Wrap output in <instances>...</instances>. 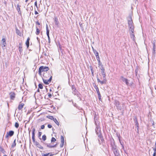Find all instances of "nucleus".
I'll return each mask as SVG.
<instances>
[{"instance_id":"obj_1","label":"nucleus","mask_w":156,"mask_h":156,"mask_svg":"<svg viewBox=\"0 0 156 156\" xmlns=\"http://www.w3.org/2000/svg\"><path fill=\"white\" fill-rule=\"evenodd\" d=\"M128 24L129 32L130 34V37L133 41H135V37L134 33V29L135 27L131 16H129L128 18Z\"/></svg>"},{"instance_id":"obj_2","label":"nucleus","mask_w":156,"mask_h":156,"mask_svg":"<svg viewBox=\"0 0 156 156\" xmlns=\"http://www.w3.org/2000/svg\"><path fill=\"white\" fill-rule=\"evenodd\" d=\"M72 90L73 94L74 95H76L78 97L80 98L79 95L80 94L79 92L76 90V88L74 85H72L71 87Z\"/></svg>"},{"instance_id":"obj_3","label":"nucleus","mask_w":156,"mask_h":156,"mask_svg":"<svg viewBox=\"0 0 156 156\" xmlns=\"http://www.w3.org/2000/svg\"><path fill=\"white\" fill-rule=\"evenodd\" d=\"M49 70V68L48 67H44V66H40L38 70L39 74L41 75V73L43 72L47 71Z\"/></svg>"},{"instance_id":"obj_4","label":"nucleus","mask_w":156,"mask_h":156,"mask_svg":"<svg viewBox=\"0 0 156 156\" xmlns=\"http://www.w3.org/2000/svg\"><path fill=\"white\" fill-rule=\"evenodd\" d=\"M46 34L47 35L48 37V42L49 43H50V37L49 35V30L48 29V26L47 24L46 25Z\"/></svg>"},{"instance_id":"obj_5","label":"nucleus","mask_w":156,"mask_h":156,"mask_svg":"<svg viewBox=\"0 0 156 156\" xmlns=\"http://www.w3.org/2000/svg\"><path fill=\"white\" fill-rule=\"evenodd\" d=\"M111 147L112 150V151L114 150L117 149L116 146L115 144V143L114 141L113 142H112L111 144Z\"/></svg>"},{"instance_id":"obj_6","label":"nucleus","mask_w":156,"mask_h":156,"mask_svg":"<svg viewBox=\"0 0 156 156\" xmlns=\"http://www.w3.org/2000/svg\"><path fill=\"white\" fill-rule=\"evenodd\" d=\"M102 81H101L99 78H97V81L98 82L100 83L101 84H105L106 83V78L103 77Z\"/></svg>"},{"instance_id":"obj_7","label":"nucleus","mask_w":156,"mask_h":156,"mask_svg":"<svg viewBox=\"0 0 156 156\" xmlns=\"http://www.w3.org/2000/svg\"><path fill=\"white\" fill-rule=\"evenodd\" d=\"M98 136L99 137L98 139L99 143L100 144H102V143H103V141H104L103 137L102 135H99Z\"/></svg>"},{"instance_id":"obj_8","label":"nucleus","mask_w":156,"mask_h":156,"mask_svg":"<svg viewBox=\"0 0 156 156\" xmlns=\"http://www.w3.org/2000/svg\"><path fill=\"white\" fill-rule=\"evenodd\" d=\"M101 74L102 75L103 77L106 78V74L105 72V70L104 68L103 67V65L102 64L101 65Z\"/></svg>"},{"instance_id":"obj_9","label":"nucleus","mask_w":156,"mask_h":156,"mask_svg":"<svg viewBox=\"0 0 156 156\" xmlns=\"http://www.w3.org/2000/svg\"><path fill=\"white\" fill-rule=\"evenodd\" d=\"M2 47L3 48L4 47H5L7 45L5 39L4 38H2Z\"/></svg>"},{"instance_id":"obj_10","label":"nucleus","mask_w":156,"mask_h":156,"mask_svg":"<svg viewBox=\"0 0 156 156\" xmlns=\"http://www.w3.org/2000/svg\"><path fill=\"white\" fill-rule=\"evenodd\" d=\"M95 131L98 136L101 135V129L99 127H98V126L96 127L95 129Z\"/></svg>"},{"instance_id":"obj_11","label":"nucleus","mask_w":156,"mask_h":156,"mask_svg":"<svg viewBox=\"0 0 156 156\" xmlns=\"http://www.w3.org/2000/svg\"><path fill=\"white\" fill-rule=\"evenodd\" d=\"M35 128H34L32 129V139L33 140V142H34L35 141Z\"/></svg>"},{"instance_id":"obj_12","label":"nucleus","mask_w":156,"mask_h":156,"mask_svg":"<svg viewBox=\"0 0 156 156\" xmlns=\"http://www.w3.org/2000/svg\"><path fill=\"white\" fill-rule=\"evenodd\" d=\"M14 134V132L12 130L10 131L9 133H7L6 137L7 138L9 136H12Z\"/></svg>"},{"instance_id":"obj_13","label":"nucleus","mask_w":156,"mask_h":156,"mask_svg":"<svg viewBox=\"0 0 156 156\" xmlns=\"http://www.w3.org/2000/svg\"><path fill=\"white\" fill-rule=\"evenodd\" d=\"M19 51L20 52V54H21L23 52V50L22 49V44L20 43L19 45Z\"/></svg>"},{"instance_id":"obj_14","label":"nucleus","mask_w":156,"mask_h":156,"mask_svg":"<svg viewBox=\"0 0 156 156\" xmlns=\"http://www.w3.org/2000/svg\"><path fill=\"white\" fill-rule=\"evenodd\" d=\"M114 104L117 107V109H119L120 110H121V107L119 106L120 103L119 101H115Z\"/></svg>"},{"instance_id":"obj_15","label":"nucleus","mask_w":156,"mask_h":156,"mask_svg":"<svg viewBox=\"0 0 156 156\" xmlns=\"http://www.w3.org/2000/svg\"><path fill=\"white\" fill-rule=\"evenodd\" d=\"M121 79L123 81V82L125 83L126 85H129V82H128V80L127 79L124 78L123 76H121Z\"/></svg>"},{"instance_id":"obj_16","label":"nucleus","mask_w":156,"mask_h":156,"mask_svg":"<svg viewBox=\"0 0 156 156\" xmlns=\"http://www.w3.org/2000/svg\"><path fill=\"white\" fill-rule=\"evenodd\" d=\"M10 98L11 99L14 100L15 97V94L13 92L10 93Z\"/></svg>"},{"instance_id":"obj_17","label":"nucleus","mask_w":156,"mask_h":156,"mask_svg":"<svg viewBox=\"0 0 156 156\" xmlns=\"http://www.w3.org/2000/svg\"><path fill=\"white\" fill-rule=\"evenodd\" d=\"M155 49H156V46L155 43H153V48L152 51V54L153 55H154V56L155 53Z\"/></svg>"},{"instance_id":"obj_18","label":"nucleus","mask_w":156,"mask_h":156,"mask_svg":"<svg viewBox=\"0 0 156 156\" xmlns=\"http://www.w3.org/2000/svg\"><path fill=\"white\" fill-rule=\"evenodd\" d=\"M34 143H35L36 145L38 148L42 149H43V147L41 146L37 141H35Z\"/></svg>"},{"instance_id":"obj_19","label":"nucleus","mask_w":156,"mask_h":156,"mask_svg":"<svg viewBox=\"0 0 156 156\" xmlns=\"http://www.w3.org/2000/svg\"><path fill=\"white\" fill-rule=\"evenodd\" d=\"M48 147H49L50 148H52L55 147H56L57 144H55V145H51V144H45Z\"/></svg>"},{"instance_id":"obj_20","label":"nucleus","mask_w":156,"mask_h":156,"mask_svg":"<svg viewBox=\"0 0 156 156\" xmlns=\"http://www.w3.org/2000/svg\"><path fill=\"white\" fill-rule=\"evenodd\" d=\"M24 104L23 103L20 104L18 107V108L19 110H21L24 106Z\"/></svg>"},{"instance_id":"obj_21","label":"nucleus","mask_w":156,"mask_h":156,"mask_svg":"<svg viewBox=\"0 0 156 156\" xmlns=\"http://www.w3.org/2000/svg\"><path fill=\"white\" fill-rule=\"evenodd\" d=\"M20 6L19 5V4H18L17 5L16 9L17 10L18 13L19 14H21V12L20 10Z\"/></svg>"},{"instance_id":"obj_22","label":"nucleus","mask_w":156,"mask_h":156,"mask_svg":"<svg viewBox=\"0 0 156 156\" xmlns=\"http://www.w3.org/2000/svg\"><path fill=\"white\" fill-rule=\"evenodd\" d=\"M30 40V38L28 37L27 38V40L26 42V44L27 46V48H28L29 46V41Z\"/></svg>"},{"instance_id":"obj_23","label":"nucleus","mask_w":156,"mask_h":156,"mask_svg":"<svg viewBox=\"0 0 156 156\" xmlns=\"http://www.w3.org/2000/svg\"><path fill=\"white\" fill-rule=\"evenodd\" d=\"M93 52L95 55L96 58L99 57L98 53L96 50H93Z\"/></svg>"},{"instance_id":"obj_24","label":"nucleus","mask_w":156,"mask_h":156,"mask_svg":"<svg viewBox=\"0 0 156 156\" xmlns=\"http://www.w3.org/2000/svg\"><path fill=\"white\" fill-rule=\"evenodd\" d=\"M55 24L57 26H58L59 24V22L58 20V18L56 17H55Z\"/></svg>"},{"instance_id":"obj_25","label":"nucleus","mask_w":156,"mask_h":156,"mask_svg":"<svg viewBox=\"0 0 156 156\" xmlns=\"http://www.w3.org/2000/svg\"><path fill=\"white\" fill-rule=\"evenodd\" d=\"M135 125L136 126V128L137 129V132L138 133L139 132V124L138 123V122H137V120H136L135 121Z\"/></svg>"},{"instance_id":"obj_26","label":"nucleus","mask_w":156,"mask_h":156,"mask_svg":"<svg viewBox=\"0 0 156 156\" xmlns=\"http://www.w3.org/2000/svg\"><path fill=\"white\" fill-rule=\"evenodd\" d=\"M16 33L17 34V35L20 36H21V33L18 29L17 28L16 29Z\"/></svg>"},{"instance_id":"obj_27","label":"nucleus","mask_w":156,"mask_h":156,"mask_svg":"<svg viewBox=\"0 0 156 156\" xmlns=\"http://www.w3.org/2000/svg\"><path fill=\"white\" fill-rule=\"evenodd\" d=\"M113 151L115 155L119 154V151L117 149H116L115 150Z\"/></svg>"},{"instance_id":"obj_28","label":"nucleus","mask_w":156,"mask_h":156,"mask_svg":"<svg viewBox=\"0 0 156 156\" xmlns=\"http://www.w3.org/2000/svg\"><path fill=\"white\" fill-rule=\"evenodd\" d=\"M96 59H97V60L98 61V65L99 66H101V65L102 64H101V62L99 57H98L96 58Z\"/></svg>"},{"instance_id":"obj_29","label":"nucleus","mask_w":156,"mask_h":156,"mask_svg":"<svg viewBox=\"0 0 156 156\" xmlns=\"http://www.w3.org/2000/svg\"><path fill=\"white\" fill-rule=\"evenodd\" d=\"M43 80L44 83L46 84H48L49 83H50L48 81V80H46L43 79Z\"/></svg>"},{"instance_id":"obj_30","label":"nucleus","mask_w":156,"mask_h":156,"mask_svg":"<svg viewBox=\"0 0 156 156\" xmlns=\"http://www.w3.org/2000/svg\"><path fill=\"white\" fill-rule=\"evenodd\" d=\"M0 151L3 154H5V151L4 149L1 146H0Z\"/></svg>"},{"instance_id":"obj_31","label":"nucleus","mask_w":156,"mask_h":156,"mask_svg":"<svg viewBox=\"0 0 156 156\" xmlns=\"http://www.w3.org/2000/svg\"><path fill=\"white\" fill-rule=\"evenodd\" d=\"M95 88L96 90V91L98 95H99V94H100V92L99 91L98 88V87L96 86L95 87Z\"/></svg>"},{"instance_id":"obj_32","label":"nucleus","mask_w":156,"mask_h":156,"mask_svg":"<svg viewBox=\"0 0 156 156\" xmlns=\"http://www.w3.org/2000/svg\"><path fill=\"white\" fill-rule=\"evenodd\" d=\"M16 139H15L14 140L13 143H12V145H11V147L13 148V147H15L16 146Z\"/></svg>"},{"instance_id":"obj_33","label":"nucleus","mask_w":156,"mask_h":156,"mask_svg":"<svg viewBox=\"0 0 156 156\" xmlns=\"http://www.w3.org/2000/svg\"><path fill=\"white\" fill-rule=\"evenodd\" d=\"M36 34L37 35H38L40 32V30L38 29L37 27H36Z\"/></svg>"},{"instance_id":"obj_34","label":"nucleus","mask_w":156,"mask_h":156,"mask_svg":"<svg viewBox=\"0 0 156 156\" xmlns=\"http://www.w3.org/2000/svg\"><path fill=\"white\" fill-rule=\"evenodd\" d=\"M53 120L58 126H59V122L55 118Z\"/></svg>"},{"instance_id":"obj_35","label":"nucleus","mask_w":156,"mask_h":156,"mask_svg":"<svg viewBox=\"0 0 156 156\" xmlns=\"http://www.w3.org/2000/svg\"><path fill=\"white\" fill-rule=\"evenodd\" d=\"M90 70L91 72L92 75L93 76H94V71L92 67L91 66H90Z\"/></svg>"},{"instance_id":"obj_36","label":"nucleus","mask_w":156,"mask_h":156,"mask_svg":"<svg viewBox=\"0 0 156 156\" xmlns=\"http://www.w3.org/2000/svg\"><path fill=\"white\" fill-rule=\"evenodd\" d=\"M61 143H64V138L62 136L61 137Z\"/></svg>"},{"instance_id":"obj_37","label":"nucleus","mask_w":156,"mask_h":156,"mask_svg":"<svg viewBox=\"0 0 156 156\" xmlns=\"http://www.w3.org/2000/svg\"><path fill=\"white\" fill-rule=\"evenodd\" d=\"M42 139L43 141H44L46 139V136L45 135H43L42 136Z\"/></svg>"},{"instance_id":"obj_38","label":"nucleus","mask_w":156,"mask_h":156,"mask_svg":"<svg viewBox=\"0 0 156 156\" xmlns=\"http://www.w3.org/2000/svg\"><path fill=\"white\" fill-rule=\"evenodd\" d=\"M71 101H72V104H73V105L74 107H76V108H77V105L76 104V103H74L73 101V100H71Z\"/></svg>"},{"instance_id":"obj_39","label":"nucleus","mask_w":156,"mask_h":156,"mask_svg":"<svg viewBox=\"0 0 156 156\" xmlns=\"http://www.w3.org/2000/svg\"><path fill=\"white\" fill-rule=\"evenodd\" d=\"M38 87L40 89H42L43 88V86L42 84L39 83L38 85Z\"/></svg>"},{"instance_id":"obj_40","label":"nucleus","mask_w":156,"mask_h":156,"mask_svg":"<svg viewBox=\"0 0 156 156\" xmlns=\"http://www.w3.org/2000/svg\"><path fill=\"white\" fill-rule=\"evenodd\" d=\"M97 116L95 114V115H94V120L95 122V123H96V121H97Z\"/></svg>"},{"instance_id":"obj_41","label":"nucleus","mask_w":156,"mask_h":156,"mask_svg":"<svg viewBox=\"0 0 156 156\" xmlns=\"http://www.w3.org/2000/svg\"><path fill=\"white\" fill-rule=\"evenodd\" d=\"M56 140V139L55 138L52 137L51 139V143H52V142L55 141Z\"/></svg>"},{"instance_id":"obj_42","label":"nucleus","mask_w":156,"mask_h":156,"mask_svg":"<svg viewBox=\"0 0 156 156\" xmlns=\"http://www.w3.org/2000/svg\"><path fill=\"white\" fill-rule=\"evenodd\" d=\"M15 127L16 128H18V127L19 126V123L17 122H16L15 124Z\"/></svg>"},{"instance_id":"obj_43","label":"nucleus","mask_w":156,"mask_h":156,"mask_svg":"<svg viewBox=\"0 0 156 156\" xmlns=\"http://www.w3.org/2000/svg\"><path fill=\"white\" fill-rule=\"evenodd\" d=\"M48 116L49 117H48V118L51 120H54V119L55 118L53 117V116Z\"/></svg>"},{"instance_id":"obj_44","label":"nucleus","mask_w":156,"mask_h":156,"mask_svg":"<svg viewBox=\"0 0 156 156\" xmlns=\"http://www.w3.org/2000/svg\"><path fill=\"white\" fill-rule=\"evenodd\" d=\"M49 153H48L47 154H42V156H48L49 155Z\"/></svg>"},{"instance_id":"obj_45","label":"nucleus","mask_w":156,"mask_h":156,"mask_svg":"<svg viewBox=\"0 0 156 156\" xmlns=\"http://www.w3.org/2000/svg\"><path fill=\"white\" fill-rule=\"evenodd\" d=\"M98 99L99 100H101V94H99V95H98Z\"/></svg>"},{"instance_id":"obj_46","label":"nucleus","mask_w":156,"mask_h":156,"mask_svg":"<svg viewBox=\"0 0 156 156\" xmlns=\"http://www.w3.org/2000/svg\"><path fill=\"white\" fill-rule=\"evenodd\" d=\"M48 94L49 98H51V94L50 93H48Z\"/></svg>"},{"instance_id":"obj_47","label":"nucleus","mask_w":156,"mask_h":156,"mask_svg":"<svg viewBox=\"0 0 156 156\" xmlns=\"http://www.w3.org/2000/svg\"><path fill=\"white\" fill-rule=\"evenodd\" d=\"M34 5L35 6L37 7V8H38V7L37 5V2L36 1L34 3Z\"/></svg>"},{"instance_id":"obj_48","label":"nucleus","mask_w":156,"mask_h":156,"mask_svg":"<svg viewBox=\"0 0 156 156\" xmlns=\"http://www.w3.org/2000/svg\"><path fill=\"white\" fill-rule=\"evenodd\" d=\"M42 134V133L41 132H39L38 133V137H40L41 136V135Z\"/></svg>"},{"instance_id":"obj_49","label":"nucleus","mask_w":156,"mask_h":156,"mask_svg":"<svg viewBox=\"0 0 156 156\" xmlns=\"http://www.w3.org/2000/svg\"><path fill=\"white\" fill-rule=\"evenodd\" d=\"M52 76H51L50 77V78H49V80H48V81H49V83L51 82V80H52Z\"/></svg>"},{"instance_id":"obj_50","label":"nucleus","mask_w":156,"mask_h":156,"mask_svg":"<svg viewBox=\"0 0 156 156\" xmlns=\"http://www.w3.org/2000/svg\"><path fill=\"white\" fill-rule=\"evenodd\" d=\"M64 144V143H61V144H60V147H63Z\"/></svg>"},{"instance_id":"obj_51","label":"nucleus","mask_w":156,"mask_h":156,"mask_svg":"<svg viewBox=\"0 0 156 156\" xmlns=\"http://www.w3.org/2000/svg\"><path fill=\"white\" fill-rule=\"evenodd\" d=\"M48 128H51L52 127V126L50 124H48Z\"/></svg>"},{"instance_id":"obj_52","label":"nucleus","mask_w":156,"mask_h":156,"mask_svg":"<svg viewBox=\"0 0 156 156\" xmlns=\"http://www.w3.org/2000/svg\"><path fill=\"white\" fill-rule=\"evenodd\" d=\"M44 127H45L44 125H42L41 126V129H44Z\"/></svg>"},{"instance_id":"obj_53","label":"nucleus","mask_w":156,"mask_h":156,"mask_svg":"<svg viewBox=\"0 0 156 156\" xmlns=\"http://www.w3.org/2000/svg\"><path fill=\"white\" fill-rule=\"evenodd\" d=\"M118 136V138H119V141L120 142V144L121 145H123L122 143L121 142V141H120V138H119V136H118V135H117Z\"/></svg>"},{"instance_id":"obj_54","label":"nucleus","mask_w":156,"mask_h":156,"mask_svg":"<svg viewBox=\"0 0 156 156\" xmlns=\"http://www.w3.org/2000/svg\"><path fill=\"white\" fill-rule=\"evenodd\" d=\"M153 150H154V153H155H155L156 154V147H155V148H154L153 149Z\"/></svg>"},{"instance_id":"obj_55","label":"nucleus","mask_w":156,"mask_h":156,"mask_svg":"<svg viewBox=\"0 0 156 156\" xmlns=\"http://www.w3.org/2000/svg\"><path fill=\"white\" fill-rule=\"evenodd\" d=\"M49 153V155L50 156H53L54 155V154H52L51 153Z\"/></svg>"},{"instance_id":"obj_56","label":"nucleus","mask_w":156,"mask_h":156,"mask_svg":"<svg viewBox=\"0 0 156 156\" xmlns=\"http://www.w3.org/2000/svg\"><path fill=\"white\" fill-rule=\"evenodd\" d=\"M36 23L38 25H40V23L38 21L36 22Z\"/></svg>"},{"instance_id":"obj_57","label":"nucleus","mask_w":156,"mask_h":156,"mask_svg":"<svg viewBox=\"0 0 156 156\" xmlns=\"http://www.w3.org/2000/svg\"><path fill=\"white\" fill-rule=\"evenodd\" d=\"M37 40L38 42H40V39L37 37Z\"/></svg>"},{"instance_id":"obj_58","label":"nucleus","mask_w":156,"mask_h":156,"mask_svg":"<svg viewBox=\"0 0 156 156\" xmlns=\"http://www.w3.org/2000/svg\"><path fill=\"white\" fill-rule=\"evenodd\" d=\"M43 55H44L45 56H47V54L46 53H43Z\"/></svg>"},{"instance_id":"obj_59","label":"nucleus","mask_w":156,"mask_h":156,"mask_svg":"<svg viewBox=\"0 0 156 156\" xmlns=\"http://www.w3.org/2000/svg\"><path fill=\"white\" fill-rule=\"evenodd\" d=\"M35 14L36 15L38 14V12H37L36 10H35Z\"/></svg>"},{"instance_id":"obj_60","label":"nucleus","mask_w":156,"mask_h":156,"mask_svg":"<svg viewBox=\"0 0 156 156\" xmlns=\"http://www.w3.org/2000/svg\"><path fill=\"white\" fill-rule=\"evenodd\" d=\"M122 148L124 150V146L123 145H122Z\"/></svg>"},{"instance_id":"obj_61","label":"nucleus","mask_w":156,"mask_h":156,"mask_svg":"<svg viewBox=\"0 0 156 156\" xmlns=\"http://www.w3.org/2000/svg\"><path fill=\"white\" fill-rule=\"evenodd\" d=\"M156 154L155 153H154L153 154V156H156Z\"/></svg>"},{"instance_id":"obj_62","label":"nucleus","mask_w":156,"mask_h":156,"mask_svg":"<svg viewBox=\"0 0 156 156\" xmlns=\"http://www.w3.org/2000/svg\"><path fill=\"white\" fill-rule=\"evenodd\" d=\"M115 155V156H120V155H119V154H116V155Z\"/></svg>"},{"instance_id":"obj_63","label":"nucleus","mask_w":156,"mask_h":156,"mask_svg":"<svg viewBox=\"0 0 156 156\" xmlns=\"http://www.w3.org/2000/svg\"><path fill=\"white\" fill-rule=\"evenodd\" d=\"M37 92H39V91H40V90H39V89H37Z\"/></svg>"},{"instance_id":"obj_64","label":"nucleus","mask_w":156,"mask_h":156,"mask_svg":"<svg viewBox=\"0 0 156 156\" xmlns=\"http://www.w3.org/2000/svg\"><path fill=\"white\" fill-rule=\"evenodd\" d=\"M4 3L5 4H6V1H5V2H4Z\"/></svg>"}]
</instances>
